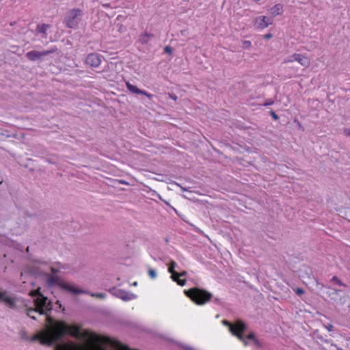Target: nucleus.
Here are the masks:
<instances>
[{
	"mask_svg": "<svg viewBox=\"0 0 350 350\" xmlns=\"http://www.w3.org/2000/svg\"><path fill=\"white\" fill-rule=\"evenodd\" d=\"M148 275L152 279H155L157 278V273L156 270L152 269V268H151L150 267H148Z\"/></svg>",
	"mask_w": 350,
	"mask_h": 350,
	"instance_id": "23",
	"label": "nucleus"
},
{
	"mask_svg": "<svg viewBox=\"0 0 350 350\" xmlns=\"http://www.w3.org/2000/svg\"><path fill=\"white\" fill-rule=\"evenodd\" d=\"M264 39L269 40L273 38L272 33H267L263 36Z\"/></svg>",
	"mask_w": 350,
	"mask_h": 350,
	"instance_id": "36",
	"label": "nucleus"
},
{
	"mask_svg": "<svg viewBox=\"0 0 350 350\" xmlns=\"http://www.w3.org/2000/svg\"><path fill=\"white\" fill-rule=\"evenodd\" d=\"M223 325L229 327L233 336L237 337L241 341H245V332L247 329V324L241 319H237L234 323L228 320L222 321Z\"/></svg>",
	"mask_w": 350,
	"mask_h": 350,
	"instance_id": "3",
	"label": "nucleus"
},
{
	"mask_svg": "<svg viewBox=\"0 0 350 350\" xmlns=\"http://www.w3.org/2000/svg\"><path fill=\"white\" fill-rule=\"evenodd\" d=\"M269 113H270V115L271 116V117L273 118V119L274 120H279V116L275 113V112L273 110H271L269 111Z\"/></svg>",
	"mask_w": 350,
	"mask_h": 350,
	"instance_id": "30",
	"label": "nucleus"
},
{
	"mask_svg": "<svg viewBox=\"0 0 350 350\" xmlns=\"http://www.w3.org/2000/svg\"><path fill=\"white\" fill-rule=\"evenodd\" d=\"M185 293L193 303L199 306L206 304L211 301L213 297L211 293L200 287H193L185 290Z\"/></svg>",
	"mask_w": 350,
	"mask_h": 350,
	"instance_id": "1",
	"label": "nucleus"
},
{
	"mask_svg": "<svg viewBox=\"0 0 350 350\" xmlns=\"http://www.w3.org/2000/svg\"><path fill=\"white\" fill-rule=\"evenodd\" d=\"M50 27L49 25L47 24H39L37 25L36 31L38 33H42L44 35L46 34L47 29Z\"/></svg>",
	"mask_w": 350,
	"mask_h": 350,
	"instance_id": "18",
	"label": "nucleus"
},
{
	"mask_svg": "<svg viewBox=\"0 0 350 350\" xmlns=\"http://www.w3.org/2000/svg\"><path fill=\"white\" fill-rule=\"evenodd\" d=\"M164 52L165 53L172 55L173 52V49L171 46H167L164 48Z\"/></svg>",
	"mask_w": 350,
	"mask_h": 350,
	"instance_id": "29",
	"label": "nucleus"
},
{
	"mask_svg": "<svg viewBox=\"0 0 350 350\" xmlns=\"http://www.w3.org/2000/svg\"><path fill=\"white\" fill-rule=\"evenodd\" d=\"M1 184V182H0V185Z\"/></svg>",
	"mask_w": 350,
	"mask_h": 350,
	"instance_id": "52",
	"label": "nucleus"
},
{
	"mask_svg": "<svg viewBox=\"0 0 350 350\" xmlns=\"http://www.w3.org/2000/svg\"><path fill=\"white\" fill-rule=\"evenodd\" d=\"M331 345L332 346H335V347L336 346V345H334L333 343H331Z\"/></svg>",
	"mask_w": 350,
	"mask_h": 350,
	"instance_id": "47",
	"label": "nucleus"
},
{
	"mask_svg": "<svg viewBox=\"0 0 350 350\" xmlns=\"http://www.w3.org/2000/svg\"><path fill=\"white\" fill-rule=\"evenodd\" d=\"M176 283L181 286H183L186 284V280L185 279H178V280L176 282Z\"/></svg>",
	"mask_w": 350,
	"mask_h": 350,
	"instance_id": "33",
	"label": "nucleus"
},
{
	"mask_svg": "<svg viewBox=\"0 0 350 350\" xmlns=\"http://www.w3.org/2000/svg\"><path fill=\"white\" fill-rule=\"evenodd\" d=\"M293 290L298 296H301L305 293V291L301 288H296Z\"/></svg>",
	"mask_w": 350,
	"mask_h": 350,
	"instance_id": "28",
	"label": "nucleus"
},
{
	"mask_svg": "<svg viewBox=\"0 0 350 350\" xmlns=\"http://www.w3.org/2000/svg\"><path fill=\"white\" fill-rule=\"evenodd\" d=\"M252 46V42L250 40H243L242 42V48L244 49H250Z\"/></svg>",
	"mask_w": 350,
	"mask_h": 350,
	"instance_id": "26",
	"label": "nucleus"
},
{
	"mask_svg": "<svg viewBox=\"0 0 350 350\" xmlns=\"http://www.w3.org/2000/svg\"><path fill=\"white\" fill-rule=\"evenodd\" d=\"M51 271H52V273H53V274H55V273H57L58 272V270H57V269H55V268H53V267H51Z\"/></svg>",
	"mask_w": 350,
	"mask_h": 350,
	"instance_id": "40",
	"label": "nucleus"
},
{
	"mask_svg": "<svg viewBox=\"0 0 350 350\" xmlns=\"http://www.w3.org/2000/svg\"><path fill=\"white\" fill-rule=\"evenodd\" d=\"M0 302L5 303L11 309H16L15 299L9 296L8 292L2 288H0Z\"/></svg>",
	"mask_w": 350,
	"mask_h": 350,
	"instance_id": "8",
	"label": "nucleus"
},
{
	"mask_svg": "<svg viewBox=\"0 0 350 350\" xmlns=\"http://www.w3.org/2000/svg\"><path fill=\"white\" fill-rule=\"evenodd\" d=\"M329 290V292L327 293L329 296L334 295L338 296L339 295L340 293L342 292V290L332 288H327Z\"/></svg>",
	"mask_w": 350,
	"mask_h": 350,
	"instance_id": "24",
	"label": "nucleus"
},
{
	"mask_svg": "<svg viewBox=\"0 0 350 350\" xmlns=\"http://www.w3.org/2000/svg\"><path fill=\"white\" fill-rule=\"evenodd\" d=\"M318 338L320 339L321 341L325 342L326 343H331V342H332V340L325 339L322 336H319Z\"/></svg>",
	"mask_w": 350,
	"mask_h": 350,
	"instance_id": "35",
	"label": "nucleus"
},
{
	"mask_svg": "<svg viewBox=\"0 0 350 350\" xmlns=\"http://www.w3.org/2000/svg\"><path fill=\"white\" fill-rule=\"evenodd\" d=\"M183 348L185 349V350H193L191 347L189 346H183Z\"/></svg>",
	"mask_w": 350,
	"mask_h": 350,
	"instance_id": "41",
	"label": "nucleus"
},
{
	"mask_svg": "<svg viewBox=\"0 0 350 350\" xmlns=\"http://www.w3.org/2000/svg\"><path fill=\"white\" fill-rule=\"evenodd\" d=\"M326 329L328 330V332H331L333 330L334 326L331 324H329L325 326Z\"/></svg>",
	"mask_w": 350,
	"mask_h": 350,
	"instance_id": "38",
	"label": "nucleus"
},
{
	"mask_svg": "<svg viewBox=\"0 0 350 350\" xmlns=\"http://www.w3.org/2000/svg\"><path fill=\"white\" fill-rule=\"evenodd\" d=\"M154 35L151 33L145 31L139 36L138 42L142 44H148L153 38Z\"/></svg>",
	"mask_w": 350,
	"mask_h": 350,
	"instance_id": "14",
	"label": "nucleus"
},
{
	"mask_svg": "<svg viewBox=\"0 0 350 350\" xmlns=\"http://www.w3.org/2000/svg\"><path fill=\"white\" fill-rule=\"evenodd\" d=\"M173 98L176 99L177 98V96H173Z\"/></svg>",
	"mask_w": 350,
	"mask_h": 350,
	"instance_id": "49",
	"label": "nucleus"
},
{
	"mask_svg": "<svg viewBox=\"0 0 350 350\" xmlns=\"http://www.w3.org/2000/svg\"><path fill=\"white\" fill-rule=\"evenodd\" d=\"M36 262H37L38 263H39V264H42V262L41 261H40V260H36Z\"/></svg>",
	"mask_w": 350,
	"mask_h": 350,
	"instance_id": "45",
	"label": "nucleus"
},
{
	"mask_svg": "<svg viewBox=\"0 0 350 350\" xmlns=\"http://www.w3.org/2000/svg\"><path fill=\"white\" fill-rule=\"evenodd\" d=\"M47 284L49 286H57L60 287L62 289L68 291H70L71 284L68 282H64L59 280L58 276L51 275L47 278Z\"/></svg>",
	"mask_w": 350,
	"mask_h": 350,
	"instance_id": "7",
	"label": "nucleus"
},
{
	"mask_svg": "<svg viewBox=\"0 0 350 350\" xmlns=\"http://www.w3.org/2000/svg\"><path fill=\"white\" fill-rule=\"evenodd\" d=\"M35 308H29L27 310V316L31 319L36 320V318L31 315V313L38 312L41 315H48V312H51L53 310V305L51 300L44 295L41 297H37L33 299Z\"/></svg>",
	"mask_w": 350,
	"mask_h": 350,
	"instance_id": "2",
	"label": "nucleus"
},
{
	"mask_svg": "<svg viewBox=\"0 0 350 350\" xmlns=\"http://www.w3.org/2000/svg\"><path fill=\"white\" fill-rule=\"evenodd\" d=\"M27 271L29 273L36 275V276H40L42 275H48L46 273H44L42 271L38 266L36 265H33L31 266L27 267Z\"/></svg>",
	"mask_w": 350,
	"mask_h": 350,
	"instance_id": "15",
	"label": "nucleus"
},
{
	"mask_svg": "<svg viewBox=\"0 0 350 350\" xmlns=\"http://www.w3.org/2000/svg\"><path fill=\"white\" fill-rule=\"evenodd\" d=\"M283 12V5L281 3H278L271 8V13L273 16L281 14Z\"/></svg>",
	"mask_w": 350,
	"mask_h": 350,
	"instance_id": "17",
	"label": "nucleus"
},
{
	"mask_svg": "<svg viewBox=\"0 0 350 350\" xmlns=\"http://www.w3.org/2000/svg\"><path fill=\"white\" fill-rule=\"evenodd\" d=\"M83 11L79 8L70 10L64 19L65 25L70 29H77L81 21Z\"/></svg>",
	"mask_w": 350,
	"mask_h": 350,
	"instance_id": "4",
	"label": "nucleus"
},
{
	"mask_svg": "<svg viewBox=\"0 0 350 350\" xmlns=\"http://www.w3.org/2000/svg\"><path fill=\"white\" fill-rule=\"evenodd\" d=\"M119 183L123 185H128V183L124 180H120Z\"/></svg>",
	"mask_w": 350,
	"mask_h": 350,
	"instance_id": "42",
	"label": "nucleus"
},
{
	"mask_svg": "<svg viewBox=\"0 0 350 350\" xmlns=\"http://www.w3.org/2000/svg\"><path fill=\"white\" fill-rule=\"evenodd\" d=\"M330 282L336 284L340 286L347 287V284H345L338 277L334 275L330 280Z\"/></svg>",
	"mask_w": 350,
	"mask_h": 350,
	"instance_id": "19",
	"label": "nucleus"
},
{
	"mask_svg": "<svg viewBox=\"0 0 350 350\" xmlns=\"http://www.w3.org/2000/svg\"><path fill=\"white\" fill-rule=\"evenodd\" d=\"M254 345L258 347V348H260L262 347V343L257 339L256 338L254 341H253Z\"/></svg>",
	"mask_w": 350,
	"mask_h": 350,
	"instance_id": "34",
	"label": "nucleus"
},
{
	"mask_svg": "<svg viewBox=\"0 0 350 350\" xmlns=\"http://www.w3.org/2000/svg\"><path fill=\"white\" fill-rule=\"evenodd\" d=\"M213 301L217 305L221 304V300L219 298H217V297L214 298Z\"/></svg>",
	"mask_w": 350,
	"mask_h": 350,
	"instance_id": "37",
	"label": "nucleus"
},
{
	"mask_svg": "<svg viewBox=\"0 0 350 350\" xmlns=\"http://www.w3.org/2000/svg\"><path fill=\"white\" fill-rule=\"evenodd\" d=\"M69 292L72 293V294H74V295L86 294V295H91V293H92L89 291L80 289L77 286H76L75 285H72V284H71V286H70V288Z\"/></svg>",
	"mask_w": 350,
	"mask_h": 350,
	"instance_id": "16",
	"label": "nucleus"
},
{
	"mask_svg": "<svg viewBox=\"0 0 350 350\" xmlns=\"http://www.w3.org/2000/svg\"><path fill=\"white\" fill-rule=\"evenodd\" d=\"M294 61H295V59H293V58L292 57V55H290V56L287 57L286 58H285V59H284L283 63H284V64H286V63L293 62H294Z\"/></svg>",
	"mask_w": 350,
	"mask_h": 350,
	"instance_id": "31",
	"label": "nucleus"
},
{
	"mask_svg": "<svg viewBox=\"0 0 350 350\" xmlns=\"http://www.w3.org/2000/svg\"><path fill=\"white\" fill-rule=\"evenodd\" d=\"M30 295L31 297H33L34 299L37 298V297H41V295H44L41 291H40V288H38L37 289H35L33 291H31L30 292Z\"/></svg>",
	"mask_w": 350,
	"mask_h": 350,
	"instance_id": "21",
	"label": "nucleus"
},
{
	"mask_svg": "<svg viewBox=\"0 0 350 350\" xmlns=\"http://www.w3.org/2000/svg\"><path fill=\"white\" fill-rule=\"evenodd\" d=\"M305 274L306 278L309 280V283L316 286L319 290H322L325 286L323 284L319 283V280L314 276L312 271L309 267L304 268Z\"/></svg>",
	"mask_w": 350,
	"mask_h": 350,
	"instance_id": "11",
	"label": "nucleus"
},
{
	"mask_svg": "<svg viewBox=\"0 0 350 350\" xmlns=\"http://www.w3.org/2000/svg\"><path fill=\"white\" fill-rule=\"evenodd\" d=\"M106 6H107V7H108V6H109V5H108V4H107V5H104V7H106Z\"/></svg>",
	"mask_w": 350,
	"mask_h": 350,
	"instance_id": "48",
	"label": "nucleus"
},
{
	"mask_svg": "<svg viewBox=\"0 0 350 350\" xmlns=\"http://www.w3.org/2000/svg\"><path fill=\"white\" fill-rule=\"evenodd\" d=\"M91 296L96 298L105 299L106 297V294L103 293H91Z\"/></svg>",
	"mask_w": 350,
	"mask_h": 350,
	"instance_id": "25",
	"label": "nucleus"
},
{
	"mask_svg": "<svg viewBox=\"0 0 350 350\" xmlns=\"http://www.w3.org/2000/svg\"><path fill=\"white\" fill-rule=\"evenodd\" d=\"M85 63L92 68H98L101 64V55L96 53H90L87 55Z\"/></svg>",
	"mask_w": 350,
	"mask_h": 350,
	"instance_id": "9",
	"label": "nucleus"
},
{
	"mask_svg": "<svg viewBox=\"0 0 350 350\" xmlns=\"http://www.w3.org/2000/svg\"><path fill=\"white\" fill-rule=\"evenodd\" d=\"M126 86L128 90L131 93L144 95L147 96L150 100H152V98L154 97L153 94H151L145 90L139 89L137 86L131 84L129 82L126 83Z\"/></svg>",
	"mask_w": 350,
	"mask_h": 350,
	"instance_id": "12",
	"label": "nucleus"
},
{
	"mask_svg": "<svg viewBox=\"0 0 350 350\" xmlns=\"http://www.w3.org/2000/svg\"><path fill=\"white\" fill-rule=\"evenodd\" d=\"M173 98L176 99L177 98V96H173Z\"/></svg>",
	"mask_w": 350,
	"mask_h": 350,
	"instance_id": "50",
	"label": "nucleus"
},
{
	"mask_svg": "<svg viewBox=\"0 0 350 350\" xmlns=\"http://www.w3.org/2000/svg\"><path fill=\"white\" fill-rule=\"evenodd\" d=\"M271 23L272 22L265 16L256 17L254 20V25L258 29H263Z\"/></svg>",
	"mask_w": 350,
	"mask_h": 350,
	"instance_id": "10",
	"label": "nucleus"
},
{
	"mask_svg": "<svg viewBox=\"0 0 350 350\" xmlns=\"http://www.w3.org/2000/svg\"><path fill=\"white\" fill-rule=\"evenodd\" d=\"M109 292L115 297L120 298L125 301L134 299L137 297V295L132 293L124 291L123 289H119L116 287L110 288Z\"/></svg>",
	"mask_w": 350,
	"mask_h": 350,
	"instance_id": "6",
	"label": "nucleus"
},
{
	"mask_svg": "<svg viewBox=\"0 0 350 350\" xmlns=\"http://www.w3.org/2000/svg\"><path fill=\"white\" fill-rule=\"evenodd\" d=\"M177 267V264L175 261L171 260L168 266V271L172 273V272H176L175 268Z\"/></svg>",
	"mask_w": 350,
	"mask_h": 350,
	"instance_id": "22",
	"label": "nucleus"
},
{
	"mask_svg": "<svg viewBox=\"0 0 350 350\" xmlns=\"http://www.w3.org/2000/svg\"><path fill=\"white\" fill-rule=\"evenodd\" d=\"M274 103V100H272V99H268L265 101V103H264L263 104H262L261 105L262 106H269V105H271Z\"/></svg>",
	"mask_w": 350,
	"mask_h": 350,
	"instance_id": "32",
	"label": "nucleus"
},
{
	"mask_svg": "<svg viewBox=\"0 0 350 350\" xmlns=\"http://www.w3.org/2000/svg\"><path fill=\"white\" fill-rule=\"evenodd\" d=\"M292 57L304 67H308L310 66V59L302 54L294 53L292 55Z\"/></svg>",
	"mask_w": 350,
	"mask_h": 350,
	"instance_id": "13",
	"label": "nucleus"
},
{
	"mask_svg": "<svg viewBox=\"0 0 350 350\" xmlns=\"http://www.w3.org/2000/svg\"><path fill=\"white\" fill-rule=\"evenodd\" d=\"M349 135H350V131H349Z\"/></svg>",
	"mask_w": 350,
	"mask_h": 350,
	"instance_id": "51",
	"label": "nucleus"
},
{
	"mask_svg": "<svg viewBox=\"0 0 350 350\" xmlns=\"http://www.w3.org/2000/svg\"><path fill=\"white\" fill-rule=\"evenodd\" d=\"M171 278L174 282H177L178 279L180 278L179 273L178 272H172L171 273Z\"/></svg>",
	"mask_w": 350,
	"mask_h": 350,
	"instance_id": "27",
	"label": "nucleus"
},
{
	"mask_svg": "<svg viewBox=\"0 0 350 350\" xmlns=\"http://www.w3.org/2000/svg\"><path fill=\"white\" fill-rule=\"evenodd\" d=\"M256 338V335L253 332H250L247 336L245 335V341H242L245 346H247L248 345L247 340H252L254 341Z\"/></svg>",
	"mask_w": 350,
	"mask_h": 350,
	"instance_id": "20",
	"label": "nucleus"
},
{
	"mask_svg": "<svg viewBox=\"0 0 350 350\" xmlns=\"http://www.w3.org/2000/svg\"><path fill=\"white\" fill-rule=\"evenodd\" d=\"M187 275V273L186 271H183L182 272L179 273L180 278L186 276Z\"/></svg>",
	"mask_w": 350,
	"mask_h": 350,
	"instance_id": "39",
	"label": "nucleus"
},
{
	"mask_svg": "<svg viewBox=\"0 0 350 350\" xmlns=\"http://www.w3.org/2000/svg\"><path fill=\"white\" fill-rule=\"evenodd\" d=\"M26 216L31 217L36 216V215L35 214H27Z\"/></svg>",
	"mask_w": 350,
	"mask_h": 350,
	"instance_id": "43",
	"label": "nucleus"
},
{
	"mask_svg": "<svg viewBox=\"0 0 350 350\" xmlns=\"http://www.w3.org/2000/svg\"><path fill=\"white\" fill-rule=\"evenodd\" d=\"M58 51L57 46H53L49 50L43 51H30L26 53L27 58L32 62H36L38 60H40L42 57L47 56L51 53H54Z\"/></svg>",
	"mask_w": 350,
	"mask_h": 350,
	"instance_id": "5",
	"label": "nucleus"
},
{
	"mask_svg": "<svg viewBox=\"0 0 350 350\" xmlns=\"http://www.w3.org/2000/svg\"><path fill=\"white\" fill-rule=\"evenodd\" d=\"M254 1L258 2V1H260L261 0H254Z\"/></svg>",
	"mask_w": 350,
	"mask_h": 350,
	"instance_id": "46",
	"label": "nucleus"
},
{
	"mask_svg": "<svg viewBox=\"0 0 350 350\" xmlns=\"http://www.w3.org/2000/svg\"><path fill=\"white\" fill-rule=\"evenodd\" d=\"M180 188H181L182 191H187V189H185V188H184L183 187H180Z\"/></svg>",
	"mask_w": 350,
	"mask_h": 350,
	"instance_id": "44",
	"label": "nucleus"
}]
</instances>
